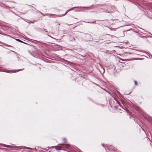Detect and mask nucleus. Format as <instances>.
<instances>
[{
    "mask_svg": "<svg viewBox=\"0 0 152 152\" xmlns=\"http://www.w3.org/2000/svg\"><path fill=\"white\" fill-rule=\"evenodd\" d=\"M19 71V70H10V71H9V70H7L6 71V72H7V73H15V72H18V71Z\"/></svg>",
    "mask_w": 152,
    "mask_h": 152,
    "instance_id": "1",
    "label": "nucleus"
},
{
    "mask_svg": "<svg viewBox=\"0 0 152 152\" xmlns=\"http://www.w3.org/2000/svg\"><path fill=\"white\" fill-rule=\"evenodd\" d=\"M134 83L135 85L136 86H137L138 85V84L137 83V82L136 81L134 80Z\"/></svg>",
    "mask_w": 152,
    "mask_h": 152,
    "instance_id": "2",
    "label": "nucleus"
},
{
    "mask_svg": "<svg viewBox=\"0 0 152 152\" xmlns=\"http://www.w3.org/2000/svg\"><path fill=\"white\" fill-rule=\"evenodd\" d=\"M35 21H36L35 20H34L32 21H31L30 22H31L32 23H34V22Z\"/></svg>",
    "mask_w": 152,
    "mask_h": 152,
    "instance_id": "3",
    "label": "nucleus"
},
{
    "mask_svg": "<svg viewBox=\"0 0 152 152\" xmlns=\"http://www.w3.org/2000/svg\"><path fill=\"white\" fill-rule=\"evenodd\" d=\"M6 147H10V146L9 145H6V146H5Z\"/></svg>",
    "mask_w": 152,
    "mask_h": 152,
    "instance_id": "4",
    "label": "nucleus"
},
{
    "mask_svg": "<svg viewBox=\"0 0 152 152\" xmlns=\"http://www.w3.org/2000/svg\"><path fill=\"white\" fill-rule=\"evenodd\" d=\"M15 39L17 40V41L19 42V39Z\"/></svg>",
    "mask_w": 152,
    "mask_h": 152,
    "instance_id": "5",
    "label": "nucleus"
},
{
    "mask_svg": "<svg viewBox=\"0 0 152 152\" xmlns=\"http://www.w3.org/2000/svg\"><path fill=\"white\" fill-rule=\"evenodd\" d=\"M20 42H23V41L20 40Z\"/></svg>",
    "mask_w": 152,
    "mask_h": 152,
    "instance_id": "6",
    "label": "nucleus"
},
{
    "mask_svg": "<svg viewBox=\"0 0 152 152\" xmlns=\"http://www.w3.org/2000/svg\"><path fill=\"white\" fill-rule=\"evenodd\" d=\"M49 15H54L53 14H49Z\"/></svg>",
    "mask_w": 152,
    "mask_h": 152,
    "instance_id": "7",
    "label": "nucleus"
},
{
    "mask_svg": "<svg viewBox=\"0 0 152 152\" xmlns=\"http://www.w3.org/2000/svg\"><path fill=\"white\" fill-rule=\"evenodd\" d=\"M68 12V11L66 12V13H65V14L64 15H65V14H66L67 13V12Z\"/></svg>",
    "mask_w": 152,
    "mask_h": 152,
    "instance_id": "8",
    "label": "nucleus"
},
{
    "mask_svg": "<svg viewBox=\"0 0 152 152\" xmlns=\"http://www.w3.org/2000/svg\"><path fill=\"white\" fill-rule=\"evenodd\" d=\"M19 70H20H20H22V69H19Z\"/></svg>",
    "mask_w": 152,
    "mask_h": 152,
    "instance_id": "9",
    "label": "nucleus"
},
{
    "mask_svg": "<svg viewBox=\"0 0 152 152\" xmlns=\"http://www.w3.org/2000/svg\"><path fill=\"white\" fill-rule=\"evenodd\" d=\"M56 150H60V149H56Z\"/></svg>",
    "mask_w": 152,
    "mask_h": 152,
    "instance_id": "10",
    "label": "nucleus"
},
{
    "mask_svg": "<svg viewBox=\"0 0 152 152\" xmlns=\"http://www.w3.org/2000/svg\"><path fill=\"white\" fill-rule=\"evenodd\" d=\"M118 102V104H119V102Z\"/></svg>",
    "mask_w": 152,
    "mask_h": 152,
    "instance_id": "11",
    "label": "nucleus"
},
{
    "mask_svg": "<svg viewBox=\"0 0 152 152\" xmlns=\"http://www.w3.org/2000/svg\"><path fill=\"white\" fill-rule=\"evenodd\" d=\"M111 37H113V35H111Z\"/></svg>",
    "mask_w": 152,
    "mask_h": 152,
    "instance_id": "12",
    "label": "nucleus"
},
{
    "mask_svg": "<svg viewBox=\"0 0 152 152\" xmlns=\"http://www.w3.org/2000/svg\"><path fill=\"white\" fill-rule=\"evenodd\" d=\"M106 35H110L109 34H106Z\"/></svg>",
    "mask_w": 152,
    "mask_h": 152,
    "instance_id": "13",
    "label": "nucleus"
},
{
    "mask_svg": "<svg viewBox=\"0 0 152 152\" xmlns=\"http://www.w3.org/2000/svg\"><path fill=\"white\" fill-rule=\"evenodd\" d=\"M72 10V9H71V10H70L69 11Z\"/></svg>",
    "mask_w": 152,
    "mask_h": 152,
    "instance_id": "14",
    "label": "nucleus"
},
{
    "mask_svg": "<svg viewBox=\"0 0 152 152\" xmlns=\"http://www.w3.org/2000/svg\"><path fill=\"white\" fill-rule=\"evenodd\" d=\"M0 43H1V42H0Z\"/></svg>",
    "mask_w": 152,
    "mask_h": 152,
    "instance_id": "15",
    "label": "nucleus"
}]
</instances>
